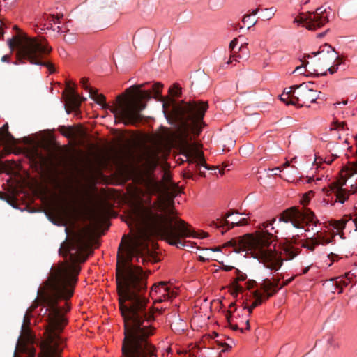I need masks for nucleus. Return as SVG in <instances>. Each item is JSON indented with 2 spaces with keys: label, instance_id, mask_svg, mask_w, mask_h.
<instances>
[{
  "label": "nucleus",
  "instance_id": "obj_1",
  "mask_svg": "<svg viewBox=\"0 0 357 357\" xmlns=\"http://www.w3.org/2000/svg\"><path fill=\"white\" fill-rule=\"evenodd\" d=\"M147 188L152 195H159L149 208H135L132 218L137 225L132 236H124L119 245L116 270V281L119 308L123 319L151 322L154 321L151 307L145 294L147 275L142 268L135 265L133 259L142 264L151 261L153 257L149 248L152 236H160L170 245H182L181 236H190L185 222L174 215V201L164 193L167 185L160 181L150 180Z\"/></svg>",
  "mask_w": 357,
  "mask_h": 357
},
{
  "label": "nucleus",
  "instance_id": "obj_2",
  "mask_svg": "<svg viewBox=\"0 0 357 357\" xmlns=\"http://www.w3.org/2000/svg\"><path fill=\"white\" fill-rule=\"evenodd\" d=\"M207 102L184 100L176 102L169 100L163 102L165 116L170 123H176L182 139L185 142L184 155L188 161V167L192 174L198 170L200 166L209 169L200 151L195 144H192V135L198 136L202 131L203 119L208 109Z\"/></svg>",
  "mask_w": 357,
  "mask_h": 357
},
{
  "label": "nucleus",
  "instance_id": "obj_3",
  "mask_svg": "<svg viewBox=\"0 0 357 357\" xmlns=\"http://www.w3.org/2000/svg\"><path fill=\"white\" fill-rule=\"evenodd\" d=\"M273 218L270 222H264L259 227L260 231H257L255 237L251 234H246L242 237L233 238L225 243L222 247L217 246L211 250L213 252L220 251L222 248L232 247L236 252L243 251H251L253 252L254 257L257 258L264 266L271 270L278 271L283 264V259L280 255L275 250L269 248L271 243L274 241L273 234L268 230H264L272 226L275 222Z\"/></svg>",
  "mask_w": 357,
  "mask_h": 357
},
{
  "label": "nucleus",
  "instance_id": "obj_4",
  "mask_svg": "<svg viewBox=\"0 0 357 357\" xmlns=\"http://www.w3.org/2000/svg\"><path fill=\"white\" fill-rule=\"evenodd\" d=\"M149 83L134 85L126 90L127 93L135 91V95L129 101L122 96H117V105L110 106L106 102V98L103 94H99L97 90L89 89L90 97L105 109H109L114 114L115 123L123 122L125 125L135 124L142 120V111L146 107V102L143 100H149L151 96L150 91L141 90Z\"/></svg>",
  "mask_w": 357,
  "mask_h": 357
},
{
  "label": "nucleus",
  "instance_id": "obj_5",
  "mask_svg": "<svg viewBox=\"0 0 357 357\" xmlns=\"http://www.w3.org/2000/svg\"><path fill=\"white\" fill-rule=\"evenodd\" d=\"M124 319L121 357H158L156 347L149 340L155 328L151 322Z\"/></svg>",
  "mask_w": 357,
  "mask_h": 357
},
{
  "label": "nucleus",
  "instance_id": "obj_6",
  "mask_svg": "<svg viewBox=\"0 0 357 357\" xmlns=\"http://www.w3.org/2000/svg\"><path fill=\"white\" fill-rule=\"evenodd\" d=\"M45 323L46 340L42 343L43 357H61L60 354L64 347V340L60 336L67 325V319H42Z\"/></svg>",
  "mask_w": 357,
  "mask_h": 357
},
{
  "label": "nucleus",
  "instance_id": "obj_7",
  "mask_svg": "<svg viewBox=\"0 0 357 357\" xmlns=\"http://www.w3.org/2000/svg\"><path fill=\"white\" fill-rule=\"evenodd\" d=\"M313 195L312 192H310L307 195L303 196L301 200V204L303 205L302 209L296 207H291L284 211L280 215L279 221L285 223H291L295 228H303L304 224L306 225H316L318 222L314 213L305 205L307 204L310 201V195Z\"/></svg>",
  "mask_w": 357,
  "mask_h": 357
},
{
  "label": "nucleus",
  "instance_id": "obj_8",
  "mask_svg": "<svg viewBox=\"0 0 357 357\" xmlns=\"http://www.w3.org/2000/svg\"><path fill=\"white\" fill-rule=\"evenodd\" d=\"M319 98V93L310 89L307 84H302L293 86L280 96V100L286 105H292L298 107L313 103Z\"/></svg>",
  "mask_w": 357,
  "mask_h": 357
},
{
  "label": "nucleus",
  "instance_id": "obj_9",
  "mask_svg": "<svg viewBox=\"0 0 357 357\" xmlns=\"http://www.w3.org/2000/svg\"><path fill=\"white\" fill-rule=\"evenodd\" d=\"M298 22V20H296ZM299 22L303 24V26L309 30H315L317 28L324 26L328 22V14L326 9L318 8L315 12L310 13L307 15L303 14L300 16Z\"/></svg>",
  "mask_w": 357,
  "mask_h": 357
},
{
  "label": "nucleus",
  "instance_id": "obj_10",
  "mask_svg": "<svg viewBox=\"0 0 357 357\" xmlns=\"http://www.w3.org/2000/svg\"><path fill=\"white\" fill-rule=\"evenodd\" d=\"M11 51L16 50L21 59L29 60L32 63L38 64V58L43 54L50 52V46H9Z\"/></svg>",
  "mask_w": 357,
  "mask_h": 357
},
{
  "label": "nucleus",
  "instance_id": "obj_11",
  "mask_svg": "<svg viewBox=\"0 0 357 357\" xmlns=\"http://www.w3.org/2000/svg\"><path fill=\"white\" fill-rule=\"evenodd\" d=\"M13 33L8 40V45H42V40L36 37H31L17 25L13 27Z\"/></svg>",
  "mask_w": 357,
  "mask_h": 357
},
{
  "label": "nucleus",
  "instance_id": "obj_12",
  "mask_svg": "<svg viewBox=\"0 0 357 357\" xmlns=\"http://www.w3.org/2000/svg\"><path fill=\"white\" fill-rule=\"evenodd\" d=\"M280 280V278H273V281L266 278L259 284V288L265 293L266 299L273 296L279 289L283 287L282 285L280 287H278Z\"/></svg>",
  "mask_w": 357,
  "mask_h": 357
},
{
  "label": "nucleus",
  "instance_id": "obj_13",
  "mask_svg": "<svg viewBox=\"0 0 357 357\" xmlns=\"http://www.w3.org/2000/svg\"><path fill=\"white\" fill-rule=\"evenodd\" d=\"M327 50H323L318 52H313L312 54L316 56H319V60L328 62L330 63L331 61L340 60L337 52H335L333 46H326Z\"/></svg>",
  "mask_w": 357,
  "mask_h": 357
},
{
  "label": "nucleus",
  "instance_id": "obj_14",
  "mask_svg": "<svg viewBox=\"0 0 357 357\" xmlns=\"http://www.w3.org/2000/svg\"><path fill=\"white\" fill-rule=\"evenodd\" d=\"M330 242V239L325 238L317 231L316 235H314L312 238H307L304 243H303L302 246L307 248L310 251H314L316 246L319 245H326Z\"/></svg>",
  "mask_w": 357,
  "mask_h": 357
},
{
  "label": "nucleus",
  "instance_id": "obj_15",
  "mask_svg": "<svg viewBox=\"0 0 357 357\" xmlns=\"http://www.w3.org/2000/svg\"><path fill=\"white\" fill-rule=\"evenodd\" d=\"M153 291L161 294V296L164 300L172 299L176 296V294L174 291H172L165 282H161L158 284H153L151 287V294Z\"/></svg>",
  "mask_w": 357,
  "mask_h": 357
},
{
  "label": "nucleus",
  "instance_id": "obj_16",
  "mask_svg": "<svg viewBox=\"0 0 357 357\" xmlns=\"http://www.w3.org/2000/svg\"><path fill=\"white\" fill-rule=\"evenodd\" d=\"M229 52L230 54V59H246L250 54L248 46H229ZM232 62L231 60L227 63Z\"/></svg>",
  "mask_w": 357,
  "mask_h": 357
},
{
  "label": "nucleus",
  "instance_id": "obj_17",
  "mask_svg": "<svg viewBox=\"0 0 357 357\" xmlns=\"http://www.w3.org/2000/svg\"><path fill=\"white\" fill-rule=\"evenodd\" d=\"M68 94L66 96V100L68 105V107L71 109H79L81 101L79 100V96L77 93H76L74 90L70 87L68 86Z\"/></svg>",
  "mask_w": 357,
  "mask_h": 357
},
{
  "label": "nucleus",
  "instance_id": "obj_18",
  "mask_svg": "<svg viewBox=\"0 0 357 357\" xmlns=\"http://www.w3.org/2000/svg\"><path fill=\"white\" fill-rule=\"evenodd\" d=\"M0 144H17V139L8 131V123L0 128Z\"/></svg>",
  "mask_w": 357,
  "mask_h": 357
},
{
  "label": "nucleus",
  "instance_id": "obj_19",
  "mask_svg": "<svg viewBox=\"0 0 357 357\" xmlns=\"http://www.w3.org/2000/svg\"><path fill=\"white\" fill-rule=\"evenodd\" d=\"M30 160L37 165L45 161V158L43 154L38 150L37 147L31 149L27 153Z\"/></svg>",
  "mask_w": 357,
  "mask_h": 357
},
{
  "label": "nucleus",
  "instance_id": "obj_20",
  "mask_svg": "<svg viewBox=\"0 0 357 357\" xmlns=\"http://www.w3.org/2000/svg\"><path fill=\"white\" fill-rule=\"evenodd\" d=\"M33 340V336L29 326L22 325L21 335L18 338V342L22 344H26Z\"/></svg>",
  "mask_w": 357,
  "mask_h": 357
},
{
  "label": "nucleus",
  "instance_id": "obj_21",
  "mask_svg": "<svg viewBox=\"0 0 357 357\" xmlns=\"http://www.w3.org/2000/svg\"><path fill=\"white\" fill-rule=\"evenodd\" d=\"M250 297L255 298V301L252 303L251 307L252 308H255L259 306L262 303V299L266 298L265 293H261L259 289L255 290L250 292Z\"/></svg>",
  "mask_w": 357,
  "mask_h": 357
},
{
  "label": "nucleus",
  "instance_id": "obj_22",
  "mask_svg": "<svg viewBox=\"0 0 357 357\" xmlns=\"http://www.w3.org/2000/svg\"><path fill=\"white\" fill-rule=\"evenodd\" d=\"M185 227L188 228V229H189L190 233L191 234V235L186 236H181L180 237V241L183 243H182V245H181L179 248L185 247V246H188L189 243H192L190 241H182V238H183L194 237V238H205V237H206L208 236V234L206 233H204V232H202L201 235H197L195 231H192L191 229L190 225L189 224H188L187 222H185Z\"/></svg>",
  "mask_w": 357,
  "mask_h": 357
},
{
  "label": "nucleus",
  "instance_id": "obj_23",
  "mask_svg": "<svg viewBox=\"0 0 357 357\" xmlns=\"http://www.w3.org/2000/svg\"><path fill=\"white\" fill-rule=\"evenodd\" d=\"M59 18L55 17L54 15L48 16L47 18V22L44 24L45 29L47 30L52 29L53 31H55L56 29H58V31H59V26H56V24L58 23Z\"/></svg>",
  "mask_w": 357,
  "mask_h": 357
},
{
  "label": "nucleus",
  "instance_id": "obj_24",
  "mask_svg": "<svg viewBox=\"0 0 357 357\" xmlns=\"http://www.w3.org/2000/svg\"><path fill=\"white\" fill-rule=\"evenodd\" d=\"M236 278L234 284V288L236 294L238 292H243V287L238 284V281H244L246 279V275L241 272L238 269H236Z\"/></svg>",
  "mask_w": 357,
  "mask_h": 357
},
{
  "label": "nucleus",
  "instance_id": "obj_25",
  "mask_svg": "<svg viewBox=\"0 0 357 357\" xmlns=\"http://www.w3.org/2000/svg\"><path fill=\"white\" fill-rule=\"evenodd\" d=\"M58 130L67 138H73L75 137V132L72 126H60Z\"/></svg>",
  "mask_w": 357,
  "mask_h": 357
},
{
  "label": "nucleus",
  "instance_id": "obj_26",
  "mask_svg": "<svg viewBox=\"0 0 357 357\" xmlns=\"http://www.w3.org/2000/svg\"><path fill=\"white\" fill-rule=\"evenodd\" d=\"M352 220H353L351 218L344 216L341 220L334 221L333 226L337 231H340V230H342L345 227V226L347 223H349V222L351 223Z\"/></svg>",
  "mask_w": 357,
  "mask_h": 357
},
{
  "label": "nucleus",
  "instance_id": "obj_27",
  "mask_svg": "<svg viewBox=\"0 0 357 357\" xmlns=\"http://www.w3.org/2000/svg\"><path fill=\"white\" fill-rule=\"evenodd\" d=\"M162 85L160 83H155L152 86L153 98L157 100H162V96L161 95V89Z\"/></svg>",
  "mask_w": 357,
  "mask_h": 357
},
{
  "label": "nucleus",
  "instance_id": "obj_28",
  "mask_svg": "<svg viewBox=\"0 0 357 357\" xmlns=\"http://www.w3.org/2000/svg\"><path fill=\"white\" fill-rule=\"evenodd\" d=\"M350 275V273H347L345 274V277H346V279H344V278H341L340 280H336L335 281V285L337 287H342V286H347L349 282H350V280H351V278L349 277ZM342 287L340 288V290L339 291V293H342Z\"/></svg>",
  "mask_w": 357,
  "mask_h": 357
},
{
  "label": "nucleus",
  "instance_id": "obj_29",
  "mask_svg": "<svg viewBox=\"0 0 357 357\" xmlns=\"http://www.w3.org/2000/svg\"><path fill=\"white\" fill-rule=\"evenodd\" d=\"M242 22L244 26L250 29L256 24L257 20L252 17L251 15H245L242 20Z\"/></svg>",
  "mask_w": 357,
  "mask_h": 357
},
{
  "label": "nucleus",
  "instance_id": "obj_30",
  "mask_svg": "<svg viewBox=\"0 0 357 357\" xmlns=\"http://www.w3.org/2000/svg\"><path fill=\"white\" fill-rule=\"evenodd\" d=\"M275 12H276V10L273 7H271L270 8H266L263 11V13L261 14V17L264 20H268L274 16Z\"/></svg>",
  "mask_w": 357,
  "mask_h": 357
},
{
  "label": "nucleus",
  "instance_id": "obj_31",
  "mask_svg": "<svg viewBox=\"0 0 357 357\" xmlns=\"http://www.w3.org/2000/svg\"><path fill=\"white\" fill-rule=\"evenodd\" d=\"M311 56L309 54H305L303 59H301V61L302 62V65L300 66H297L294 72H297L299 74H303V68L304 66H306L308 62L306 61V58H310Z\"/></svg>",
  "mask_w": 357,
  "mask_h": 357
},
{
  "label": "nucleus",
  "instance_id": "obj_32",
  "mask_svg": "<svg viewBox=\"0 0 357 357\" xmlns=\"http://www.w3.org/2000/svg\"><path fill=\"white\" fill-rule=\"evenodd\" d=\"M231 311H227L226 313V319L228 323V326H229L231 328H232L234 331H236L238 329V327L236 324H233L231 322Z\"/></svg>",
  "mask_w": 357,
  "mask_h": 357
},
{
  "label": "nucleus",
  "instance_id": "obj_33",
  "mask_svg": "<svg viewBox=\"0 0 357 357\" xmlns=\"http://www.w3.org/2000/svg\"><path fill=\"white\" fill-rule=\"evenodd\" d=\"M289 162H287L286 163H284V164L282 165V167H275V168H273V169H269V171H270V172H271V173H270V175H271V176L278 175V174H279V173H280V172H281V171H282V168H284V167H287V166H289Z\"/></svg>",
  "mask_w": 357,
  "mask_h": 357
},
{
  "label": "nucleus",
  "instance_id": "obj_34",
  "mask_svg": "<svg viewBox=\"0 0 357 357\" xmlns=\"http://www.w3.org/2000/svg\"><path fill=\"white\" fill-rule=\"evenodd\" d=\"M238 43H241V45H248V43L245 41H244V38L243 36H239L238 38H234L231 42L229 43V45H237Z\"/></svg>",
  "mask_w": 357,
  "mask_h": 357
},
{
  "label": "nucleus",
  "instance_id": "obj_35",
  "mask_svg": "<svg viewBox=\"0 0 357 357\" xmlns=\"http://www.w3.org/2000/svg\"><path fill=\"white\" fill-rule=\"evenodd\" d=\"M169 91L172 96H180L181 93V88L178 85L174 84L173 87L169 89Z\"/></svg>",
  "mask_w": 357,
  "mask_h": 357
},
{
  "label": "nucleus",
  "instance_id": "obj_36",
  "mask_svg": "<svg viewBox=\"0 0 357 357\" xmlns=\"http://www.w3.org/2000/svg\"><path fill=\"white\" fill-rule=\"evenodd\" d=\"M233 213H234L233 212H230V211H229V212L226 214V217H225V219H223V220H220V225L224 224V225H229V221H227V220H226V218H227L228 217H229L230 215H231ZM213 224L216 227H221V225H219L217 222H213Z\"/></svg>",
  "mask_w": 357,
  "mask_h": 357
},
{
  "label": "nucleus",
  "instance_id": "obj_37",
  "mask_svg": "<svg viewBox=\"0 0 357 357\" xmlns=\"http://www.w3.org/2000/svg\"><path fill=\"white\" fill-rule=\"evenodd\" d=\"M246 287L248 289H251L255 287H257L258 289L261 291V290L259 288V284H257V282L255 280H248L246 283Z\"/></svg>",
  "mask_w": 357,
  "mask_h": 357
},
{
  "label": "nucleus",
  "instance_id": "obj_38",
  "mask_svg": "<svg viewBox=\"0 0 357 357\" xmlns=\"http://www.w3.org/2000/svg\"><path fill=\"white\" fill-rule=\"evenodd\" d=\"M333 128L335 130H344V127L346 126L345 122H338L335 121L333 123Z\"/></svg>",
  "mask_w": 357,
  "mask_h": 357
},
{
  "label": "nucleus",
  "instance_id": "obj_39",
  "mask_svg": "<svg viewBox=\"0 0 357 357\" xmlns=\"http://www.w3.org/2000/svg\"><path fill=\"white\" fill-rule=\"evenodd\" d=\"M247 224H248V220L246 218H242L236 222H231V227H234V226H243V225H245Z\"/></svg>",
  "mask_w": 357,
  "mask_h": 357
},
{
  "label": "nucleus",
  "instance_id": "obj_40",
  "mask_svg": "<svg viewBox=\"0 0 357 357\" xmlns=\"http://www.w3.org/2000/svg\"><path fill=\"white\" fill-rule=\"evenodd\" d=\"M184 178L195 179L194 174H192V170L190 169V168H187L184 173Z\"/></svg>",
  "mask_w": 357,
  "mask_h": 357
},
{
  "label": "nucleus",
  "instance_id": "obj_41",
  "mask_svg": "<svg viewBox=\"0 0 357 357\" xmlns=\"http://www.w3.org/2000/svg\"><path fill=\"white\" fill-rule=\"evenodd\" d=\"M327 343H328V344H329L331 347H333L334 349H335L338 347V344L335 342V341L333 337H330L327 340Z\"/></svg>",
  "mask_w": 357,
  "mask_h": 357
},
{
  "label": "nucleus",
  "instance_id": "obj_42",
  "mask_svg": "<svg viewBox=\"0 0 357 357\" xmlns=\"http://www.w3.org/2000/svg\"><path fill=\"white\" fill-rule=\"evenodd\" d=\"M87 82H88V79L85 78V77L82 78L81 80H80V84H82V87L84 89L88 90L89 91V89L91 87L88 86Z\"/></svg>",
  "mask_w": 357,
  "mask_h": 357
},
{
  "label": "nucleus",
  "instance_id": "obj_43",
  "mask_svg": "<svg viewBox=\"0 0 357 357\" xmlns=\"http://www.w3.org/2000/svg\"><path fill=\"white\" fill-rule=\"evenodd\" d=\"M337 63L336 64V66H331L328 68V71L331 74H333L335 72H336L337 69V66L340 64L341 61L340 60H337Z\"/></svg>",
  "mask_w": 357,
  "mask_h": 357
},
{
  "label": "nucleus",
  "instance_id": "obj_44",
  "mask_svg": "<svg viewBox=\"0 0 357 357\" xmlns=\"http://www.w3.org/2000/svg\"><path fill=\"white\" fill-rule=\"evenodd\" d=\"M284 250L287 252H289V258L290 259H293L297 254L295 253L294 252L290 250V247L289 246H287Z\"/></svg>",
  "mask_w": 357,
  "mask_h": 357
},
{
  "label": "nucleus",
  "instance_id": "obj_45",
  "mask_svg": "<svg viewBox=\"0 0 357 357\" xmlns=\"http://www.w3.org/2000/svg\"><path fill=\"white\" fill-rule=\"evenodd\" d=\"M221 268L222 270H224L225 271H230L234 269L235 268L232 266L222 264L221 266Z\"/></svg>",
  "mask_w": 357,
  "mask_h": 357
},
{
  "label": "nucleus",
  "instance_id": "obj_46",
  "mask_svg": "<svg viewBox=\"0 0 357 357\" xmlns=\"http://www.w3.org/2000/svg\"><path fill=\"white\" fill-rule=\"evenodd\" d=\"M30 324V319L29 317V315L27 314V313L24 315V323L23 324H24V326H29L28 325Z\"/></svg>",
  "mask_w": 357,
  "mask_h": 357
},
{
  "label": "nucleus",
  "instance_id": "obj_47",
  "mask_svg": "<svg viewBox=\"0 0 357 357\" xmlns=\"http://www.w3.org/2000/svg\"><path fill=\"white\" fill-rule=\"evenodd\" d=\"M45 65L48 68L50 73H53L55 71L54 68L52 64L47 63Z\"/></svg>",
  "mask_w": 357,
  "mask_h": 357
},
{
  "label": "nucleus",
  "instance_id": "obj_48",
  "mask_svg": "<svg viewBox=\"0 0 357 357\" xmlns=\"http://www.w3.org/2000/svg\"><path fill=\"white\" fill-rule=\"evenodd\" d=\"M9 55L6 54V55H4L1 57V61L3 62H8L9 61Z\"/></svg>",
  "mask_w": 357,
  "mask_h": 357
},
{
  "label": "nucleus",
  "instance_id": "obj_49",
  "mask_svg": "<svg viewBox=\"0 0 357 357\" xmlns=\"http://www.w3.org/2000/svg\"><path fill=\"white\" fill-rule=\"evenodd\" d=\"M294 280V278H291L289 280H287L285 282H284V283L282 284V287H284L286 285H287L288 284H289L292 280Z\"/></svg>",
  "mask_w": 357,
  "mask_h": 357
},
{
  "label": "nucleus",
  "instance_id": "obj_50",
  "mask_svg": "<svg viewBox=\"0 0 357 357\" xmlns=\"http://www.w3.org/2000/svg\"><path fill=\"white\" fill-rule=\"evenodd\" d=\"M68 215V213L66 211H63L62 212V214H61V215L62 216L61 218L63 219L66 216H67Z\"/></svg>",
  "mask_w": 357,
  "mask_h": 357
},
{
  "label": "nucleus",
  "instance_id": "obj_51",
  "mask_svg": "<svg viewBox=\"0 0 357 357\" xmlns=\"http://www.w3.org/2000/svg\"><path fill=\"white\" fill-rule=\"evenodd\" d=\"M3 27H2V22L0 21V35L3 36Z\"/></svg>",
  "mask_w": 357,
  "mask_h": 357
},
{
  "label": "nucleus",
  "instance_id": "obj_52",
  "mask_svg": "<svg viewBox=\"0 0 357 357\" xmlns=\"http://www.w3.org/2000/svg\"><path fill=\"white\" fill-rule=\"evenodd\" d=\"M198 171H199V174L201 176H205V173H204V172L201 171V169H200V167H199Z\"/></svg>",
  "mask_w": 357,
  "mask_h": 357
},
{
  "label": "nucleus",
  "instance_id": "obj_53",
  "mask_svg": "<svg viewBox=\"0 0 357 357\" xmlns=\"http://www.w3.org/2000/svg\"><path fill=\"white\" fill-rule=\"evenodd\" d=\"M351 224H354V225H355V226H356V230H357V218H356V219L353 220L351 221Z\"/></svg>",
  "mask_w": 357,
  "mask_h": 357
},
{
  "label": "nucleus",
  "instance_id": "obj_54",
  "mask_svg": "<svg viewBox=\"0 0 357 357\" xmlns=\"http://www.w3.org/2000/svg\"><path fill=\"white\" fill-rule=\"evenodd\" d=\"M258 10H259V9H258V8H256V9L253 10L252 11V15H255L257 13Z\"/></svg>",
  "mask_w": 357,
  "mask_h": 357
},
{
  "label": "nucleus",
  "instance_id": "obj_55",
  "mask_svg": "<svg viewBox=\"0 0 357 357\" xmlns=\"http://www.w3.org/2000/svg\"><path fill=\"white\" fill-rule=\"evenodd\" d=\"M341 103H342L343 105H347V100L343 101L342 102H338L335 103V105H340Z\"/></svg>",
  "mask_w": 357,
  "mask_h": 357
},
{
  "label": "nucleus",
  "instance_id": "obj_56",
  "mask_svg": "<svg viewBox=\"0 0 357 357\" xmlns=\"http://www.w3.org/2000/svg\"><path fill=\"white\" fill-rule=\"evenodd\" d=\"M308 270H309V267L305 268L303 270V274H306L307 273Z\"/></svg>",
  "mask_w": 357,
  "mask_h": 357
},
{
  "label": "nucleus",
  "instance_id": "obj_57",
  "mask_svg": "<svg viewBox=\"0 0 357 357\" xmlns=\"http://www.w3.org/2000/svg\"><path fill=\"white\" fill-rule=\"evenodd\" d=\"M326 31H325V32H322V33H319V34L317 35V37H319V38L323 37V36L326 34Z\"/></svg>",
  "mask_w": 357,
  "mask_h": 357
},
{
  "label": "nucleus",
  "instance_id": "obj_58",
  "mask_svg": "<svg viewBox=\"0 0 357 357\" xmlns=\"http://www.w3.org/2000/svg\"><path fill=\"white\" fill-rule=\"evenodd\" d=\"M245 307L248 309V312H249V313H250V314H251V313H252V310L254 309V308H252V307H251V306Z\"/></svg>",
  "mask_w": 357,
  "mask_h": 357
},
{
  "label": "nucleus",
  "instance_id": "obj_59",
  "mask_svg": "<svg viewBox=\"0 0 357 357\" xmlns=\"http://www.w3.org/2000/svg\"><path fill=\"white\" fill-rule=\"evenodd\" d=\"M172 188H173V190L175 191L176 188H177V186L174 183H172Z\"/></svg>",
  "mask_w": 357,
  "mask_h": 357
},
{
  "label": "nucleus",
  "instance_id": "obj_60",
  "mask_svg": "<svg viewBox=\"0 0 357 357\" xmlns=\"http://www.w3.org/2000/svg\"><path fill=\"white\" fill-rule=\"evenodd\" d=\"M246 326H247L246 328L249 329L250 328V324H249V321L248 320L246 321Z\"/></svg>",
  "mask_w": 357,
  "mask_h": 357
},
{
  "label": "nucleus",
  "instance_id": "obj_61",
  "mask_svg": "<svg viewBox=\"0 0 357 357\" xmlns=\"http://www.w3.org/2000/svg\"><path fill=\"white\" fill-rule=\"evenodd\" d=\"M235 307V304L234 303H231L230 305H229V308H231V307Z\"/></svg>",
  "mask_w": 357,
  "mask_h": 357
},
{
  "label": "nucleus",
  "instance_id": "obj_62",
  "mask_svg": "<svg viewBox=\"0 0 357 357\" xmlns=\"http://www.w3.org/2000/svg\"><path fill=\"white\" fill-rule=\"evenodd\" d=\"M24 141H25V143H29V140H28V139L25 138V139H24Z\"/></svg>",
  "mask_w": 357,
  "mask_h": 357
},
{
  "label": "nucleus",
  "instance_id": "obj_63",
  "mask_svg": "<svg viewBox=\"0 0 357 357\" xmlns=\"http://www.w3.org/2000/svg\"><path fill=\"white\" fill-rule=\"evenodd\" d=\"M312 180H313V178H309V182H310V181H312Z\"/></svg>",
  "mask_w": 357,
  "mask_h": 357
},
{
  "label": "nucleus",
  "instance_id": "obj_64",
  "mask_svg": "<svg viewBox=\"0 0 357 357\" xmlns=\"http://www.w3.org/2000/svg\"><path fill=\"white\" fill-rule=\"evenodd\" d=\"M333 255H334V254H333V253H331V254L329 255V256H333Z\"/></svg>",
  "mask_w": 357,
  "mask_h": 357
}]
</instances>
